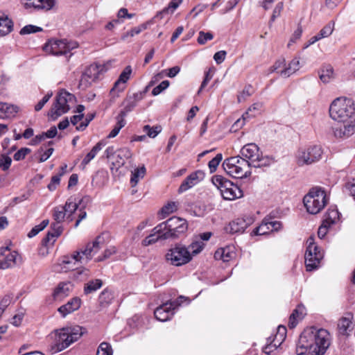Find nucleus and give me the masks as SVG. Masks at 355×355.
<instances>
[{
  "mask_svg": "<svg viewBox=\"0 0 355 355\" xmlns=\"http://www.w3.org/2000/svg\"><path fill=\"white\" fill-rule=\"evenodd\" d=\"M331 343L329 332L315 327L306 328L301 334L297 346V355H324Z\"/></svg>",
  "mask_w": 355,
  "mask_h": 355,
  "instance_id": "1",
  "label": "nucleus"
},
{
  "mask_svg": "<svg viewBox=\"0 0 355 355\" xmlns=\"http://www.w3.org/2000/svg\"><path fill=\"white\" fill-rule=\"evenodd\" d=\"M84 333L85 329L79 325L67 326L54 330L50 335L52 339L51 350L53 353L63 351L78 341Z\"/></svg>",
  "mask_w": 355,
  "mask_h": 355,
  "instance_id": "2",
  "label": "nucleus"
},
{
  "mask_svg": "<svg viewBox=\"0 0 355 355\" xmlns=\"http://www.w3.org/2000/svg\"><path fill=\"white\" fill-rule=\"evenodd\" d=\"M329 115L335 121H355V104L352 98H336L329 107Z\"/></svg>",
  "mask_w": 355,
  "mask_h": 355,
  "instance_id": "3",
  "label": "nucleus"
},
{
  "mask_svg": "<svg viewBox=\"0 0 355 355\" xmlns=\"http://www.w3.org/2000/svg\"><path fill=\"white\" fill-rule=\"evenodd\" d=\"M188 229L185 219L173 216L167 220L157 225L153 229L155 233H162L164 239H175L185 233Z\"/></svg>",
  "mask_w": 355,
  "mask_h": 355,
  "instance_id": "4",
  "label": "nucleus"
},
{
  "mask_svg": "<svg viewBox=\"0 0 355 355\" xmlns=\"http://www.w3.org/2000/svg\"><path fill=\"white\" fill-rule=\"evenodd\" d=\"M329 201V198L324 189L315 187L304 197L303 202L311 214H316L322 211Z\"/></svg>",
  "mask_w": 355,
  "mask_h": 355,
  "instance_id": "5",
  "label": "nucleus"
},
{
  "mask_svg": "<svg viewBox=\"0 0 355 355\" xmlns=\"http://www.w3.org/2000/svg\"><path fill=\"white\" fill-rule=\"evenodd\" d=\"M223 167L227 174L235 178H245L251 175L248 160L240 156L231 157L223 163Z\"/></svg>",
  "mask_w": 355,
  "mask_h": 355,
  "instance_id": "6",
  "label": "nucleus"
},
{
  "mask_svg": "<svg viewBox=\"0 0 355 355\" xmlns=\"http://www.w3.org/2000/svg\"><path fill=\"white\" fill-rule=\"evenodd\" d=\"M211 180L220 190V194L225 200H234L243 196V191L236 184L222 175H214Z\"/></svg>",
  "mask_w": 355,
  "mask_h": 355,
  "instance_id": "7",
  "label": "nucleus"
},
{
  "mask_svg": "<svg viewBox=\"0 0 355 355\" xmlns=\"http://www.w3.org/2000/svg\"><path fill=\"white\" fill-rule=\"evenodd\" d=\"M240 153L241 157L248 160V164L252 167L260 168L269 164V159L268 157H263L262 152L260 150L259 146L254 144H247L241 149Z\"/></svg>",
  "mask_w": 355,
  "mask_h": 355,
  "instance_id": "8",
  "label": "nucleus"
},
{
  "mask_svg": "<svg viewBox=\"0 0 355 355\" xmlns=\"http://www.w3.org/2000/svg\"><path fill=\"white\" fill-rule=\"evenodd\" d=\"M306 244L307 247L304 254L305 266L307 271H312L320 266L324 253L315 244L313 236H310L307 239Z\"/></svg>",
  "mask_w": 355,
  "mask_h": 355,
  "instance_id": "9",
  "label": "nucleus"
},
{
  "mask_svg": "<svg viewBox=\"0 0 355 355\" xmlns=\"http://www.w3.org/2000/svg\"><path fill=\"white\" fill-rule=\"evenodd\" d=\"M165 258L168 263L175 266L187 264L192 259L189 250L180 243L175 244L168 249L165 254Z\"/></svg>",
  "mask_w": 355,
  "mask_h": 355,
  "instance_id": "10",
  "label": "nucleus"
},
{
  "mask_svg": "<svg viewBox=\"0 0 355 355\" xmlns=\"http://www.w3.org/2000/svg\"><path fill=\"white\" fill-rule=\"evenodd\" d=\"M74 99V96L64 90L60 91L55 97V101L49 112V116L53 121L56 120L61 115L67 113L70 107L69 103Z\"/></svg>",
  "mask_w": 355,
  "mask_h": 355,
  "instance_id": "11",
  "label": "nucleus"
},
{
  "mask_svg": "<svg viewBox=\"0 0 355 355\" xmlns=\"http://www.w3.org/2000/svg\"><path fill=\"white\" fill-rule=\"evenodd\" d=\"M78 44L76 42H67L65 40H51L44 46L46 52L52 55L60 56L66 55L71 57V51L78 48Z\"/></svg>",
  "mask_w": 355,
  "mask_h": 355,
  "instance_id": "12",
  "label": "nucleus"
},
{
  "mask_svg": "<svg viewBox=\"0 0 355 355\" xmlns=\"http://www.w3.org/2000/svg\"><path fill=\"white\" fill-rule=\"evenodd\" d=\"M323 154V149L320 145H313L300 149L296 155L299 166L309 165L318 162Z\"/></svg>",
  "mask_w": 355,
  "mask_h": 355,
  "instance_id": "13",
  "label": "nucleus"
},
{
  "mask_svg": "<svg viewBox=\"0 0 355 355\" xmlns=\"http://www.w3.org/2000/svg\"><path fill=\"white\" fill-rule=\"evenodd\" d=\"M187 299L181 295L175 300L166 302L155 310V317L157 320L162 322L168 320L173 315L175 309L180 306Z\"/></svg>",
  "mask_w": 355,
  "mask_h": 355,
  "instance_id": "14",
  "label": "nucleus"
},
{
  "mask_svg": "<svg viewBox=\"0 0 355 355\" xmlns=\"http://www.w3.org/2000/svg\"><path fill=\"white\" fill-rule=\"evenodd\" d=\"M105 155L107 159H114L112 165L118 169L125 164L126 160L132 157V153L126 147L115 150L114 146H109L105 150Z\"/></svg>",
  "mask_w": 355,
  "mask_h": 355,
  "instance_id": "15",
  "label": "nucleus"
},
{
  "mask_svg": "<svg viewBox=\"0 0 355 355\" xmlns=\"http://www.w3.org/2000/svg\"><path fill=\"white\" fill-rule=\"evenodd\" d=\"M104 67L101 64H93L89 65L83 73L79 83L82 89L87 88L94 81L98 78Z\"/></svg>",
  "mask_w": 355,
  "mask_h": 355,
  "instance_id": "16",
  "label": "nucleus"
},
{
  "mask_svg": "<svg viewBox=\"0 0 355 355\" xmlns=\"http://www.w3.org/2000/svg\"><path fill=\"white\" fill-rule=\"evenodd\" d=\"M16 251H11L9 247L0 248V269L5 270L14 267L20 260Z\"/></svg>",
  "mask_w": 355,
  "mask_h": 355,
  "instance_id": "17",
  "label": "nucleus"
},
{
  "mask_svg": "<svg viewBox=\"0 0 355 355\" xmlns=\"http://www.w3.org/2000/svg\"><path fill=\"white\" fill-rule=\"evenodd\" d=\"M338 124L332 127L334 136L338 139H346L355 133V121H337Z\"/></svg>",
  "mask_w": 355,
  "mask_h": 355,
  "instance_id": "18",
  "label": "nucleus"
},
{
  "mask_svg": "<svg viewBox=\"0 0 355 355\" xmlns=\"http://www.w3.org/2000/svg\"><path fill=\"white\" fill-rule=\"evenodd\" d=\"M147 89L148 87L142 92L128 96L123 102V108L121 110L119 116L124 119L127 114L131 112L137 106L138 102L144 98Z\"/></svg>",
  "mask_w": 355,
  "mask_h": 355,
  "instance_id": "19",
  "label": "nucleus"
},
{
  "mask_svg": "<svg viewBox=\"0 0 355 355\" xmlns=\"http://www.w3.org/2000/svg\"><path fill=\"white\" fill-rule=\"evenodd\" d=\"M254 222L253 217L245 216L242 218H237L229 223L226 231L231 234L242 233L245 230Z\"/></svg>",
  "mask_w": 355,
  "mask_h": 355,
  "instance_id": "20",
  "label": "nucleus"
},
{
  "mask_svg": "<svg viewBox=\"0 0 355 355\" xmlns=\"http://www.w3.org/2000/svg\"><path fill=\"white\" fill-rule=\"evenodd\" d=\"M102 243L103 239L99 236L92 243H87L84 250L78 251L84 259L82 260L83 263H87L92 259L94 255L101 248Z\"/></svg>",
  "mask_w": 355,
  "mask_h": 355,
  "instance_id": "21",
  "label": "nucleus"
},
{
  "mask_svg": "<svg viewBox=\"0 0 355 355\" xmlns=\"http://www.w3.org/2000/svg\"><path fill=\"white\" fill-rule=\"evenodd\" d=\"M83 257L78 251H76L71 256H64L62 257L60 266L61 271L67 272L69 270H73L77 268V263L78 262L83 263Z\"/></svg>",
  "mask_w": 355,
  "mask_h": 355,
  "instance_id": "22",
  "label": "nucleus"
},
{
  "mask_svg": "<svg viewBox=\"0 0 355 355\" xmlns=\"http://www.w3.org/2000/svg\"><path fill=\"white\" fill-rule=\"evenodd\" d=\"M205 178V173L202 171H196L191 173L180 184L178 191L180 193L184 192L188 189L196 185Z\"/></svg>",
  "mask_w": 355,
  "mask_h": 355,
  "instance_id": "23",
  "label": "nucleus"
},
{
  "mask_svg": "<svg viewBox=\"0 0 355 355\" xmlns=\"http://www.w3.org/2000/svg\"><path fill=\"white\" fill-rule=\"evenodd\" d=\"M132 69L130 66H127L120 74L118 80L114 83V87L110 91L111 94H114L123 92L125 88V83L129 80Z\"/></svg>",
  "mask_w": 355,
  "mask_h": 355,
  "instance_id": "24",
  "label": "nucleus"
},
{
  "mask_svg": "<svg viewBox=\"0 0 355 355\" xmlns=\"http://www.w3.org/2000/svg\"><path fill=\"white\" fill-rule=\"evenodd\" d=\"M24 6L27 8L36 10H50L55 4L54 0H24Z\"/></svg>",
  "mask_w": 355,
  "mask_h": 355,
  "instance_id": "25",
  "label": "nucleus"
},
{
  "mask_svg": "<svg viewBox=\"0 0 355 355\" xmlns=\"http://www.w3.org/2000/svg\"><path fill=\"white\" fill-rule=\"evenodd\" d=\"M81 304V300L75 297L71 298L67 303L60 306L58 309V312L60 315L64 318L68 314L73 313V311L78 310Z\"/></svg>",
  "mask_w": 355,
  "mask_h": 355,
  "instance_id": "26",
  "label": "nucleus"
},
{
  "mask_svg": "<svg viewBox=\"0 0 355 355\" xmlns=\"http://www.w3.org/2000/svg\"><path fill=\"white\" fill-rule=\"evenodd\" d=\"M352 319V317L349 315L347 317H342L341 318L339 319L337 324V329L340 335H349L350 332L354 329V325Z\"/></svg>",
  "mask_w": 355,
  "mask_h": 355,
  "instance_id": "27",
  "label": "nucleus"
},
{
  "mask_svg": "<svg viewBox=\"0 0 355 355\" xmlns=\"http://www.w3.org/2000/svg\"><path fill=\"white\" fill-rule=\"evenodd\" d=\"M19 110L17 105L0 102V119L13 118Z\"/></svg>",
  "mask_w": 355,
  "mask_h": 355,
  "instance_id": "28",
  "label": "nucleus"
},
{
  "mask_svg": "<svg viewBox=\"0 0 355 355\" xmlns=\"http://www.w3.org/2000/svg\"><path fill=\"white\" fill-rule=\"evenodd\" d=\"M63 231L62 226L59 223H51V230L48 232L45 238L43 239L42 242L47 245L51 242L53 244L55 242L56 238H58L62 234Z\"/></svg>",
  "mask_w": 355,
  "mask_h": 355,
  "instance_id": "29",
  "label": "nucleus"
},
{
  "mask_svg": "<svg viewBox=\"0 0 355 355\" xmlns=\"http://www.w3.org/2000/svg\"><path fill=\"white\" fill-rule=\"evenodd\" d=\"M71 284L69 282H61L55 288L53 292V297L55 300H61L64 297L69 295Z\"/></svg>",
  "mask_w": 355,
  "mask_h": 355,
  "instance_id": "30",
  "label": "nucleus"
},
{
  "mask_svg": "<svg viewBox=\"0 0 355 355\" xmlns=\"http://www.w3.org/2000/svg\"><path fill=\"white\" fill-rule=\"evenodd\" d=\"M13 28V23L7 15L0 12V36H4L10 33Z\"/></svg>",
  "mask_w": 355,
  "mask_h": 355,
  "instance_id": "31",
  "label": "nucleus"
},
{
  "mask_svg": "<svg viewBox=\"0 0 355 355\" xmlns=\"http://www.w3.org/2000/svg\"><path fill=\"white\" fill-rule=\"evenodd\" d=\"M234 257L235 252L234 251V248L230 246H227L225 248L218 249L214 254V257L216 259H221L224 262L229 261Z\"/></svg>",
  "mask_w": 355,
  "mask_h": 355,
  "instance_id": "32",
  "label": "nucleus"
},
{
  "mask_svg": "<svg viewBox=\"0 0 355 355\" xmlns=\"http://www.w3.org/2000/svg\"><path fill=\"white\" fill-rule=\"evenodd\" d=\"M105 145V142L103 141H100L98 142L89 152L84 159H83L81 164L85 166L87 165L98 154V153L103 148V147Z\"/></svg>",
  "mask_w": 355,
  "mask_h": 355,
  "instance_id": "33",
  "label": "nucleus"
},
{
  "mask_svg": "<svg viewBox=\"0 0 355 355\" xmlns=\"http://www.w3.org/2000/svg\"><path fill=\"white\" fill-rule=\"evenodd\" d=\"M320 79L324 83L330 82L334 78L333 67L329 64L322 66L319 71Z\"/></svg>",
  "mask_w": 355,
  "mask_h": 355,
  "instance_id": "34",
  "label": "nucleus"
},
{
  "mask_svg": "<svg viewBox=\"0 0 355 355\" xmlns=\"http://www.w3.org/2000/svg\"><path fill=\"white\" fill-rule=\"evenodd\" d=\"M339 212L336 208H330L324 216L323 221L324 224L331 226L339 220Z\"/></svg>",
  "mask_w": 355,
  "mask_h": 355,
  "instance_id": "35",
  "label": "nucleus"
},
{
  "mask_svg": "<svg viewBox=\"0 0 355 355\" xmlns=\"http://www.w3.org/2000/svg\"><path fill=\"white\" fill-rule=\"evenodd\" d=\"M182 0H171L168 6L164 8L162 10L158 12L155 16V18L162 19L164 15L168 13L173 14L174 11L182 3Z\"/></svg>",
  "mask_w": 355,
  "mask_h": 355,
  "instance_id": "36",
  "label": "nucleus"
},
{
  "mask_svg": "<svg viewBox=\"0 0 355 355\" xmlns=\"http://www.w3.org/2000/svg\"><path fill=\"white\" fill-rule=\"evenodd\" d=\"M300 64V60L297 58L293 59L288 66L280 71L281 76L285 78L289 77L299 69Z\"/></svg>",
  "mask_w": 355,
  "mask_h": 355,
  "instance_id": "37",
  "label": "nucleus"
},
{
  "mask_svg": "<svg viewBox=\"0 0 355 355\" xmlns=\"http://www.w3.org/2000/svg\"><path fill=\"white\" fill-rule=\"evenodd\" d=\"M103 285V282L101 279H96L94 280L89 281L85 285L84 293L86 295L92 293L98 290Z\"/></svg>",
  "mask_w": 355,
  "mask_h": 355,
  "instance_id": "38",
  "label": "nucleus"
},
{
  "mask_svg": "<svg viewBox=\"0 0 355 355\" xmlns=\"http://www.w3.org/2000/svg\"><path fill=\"white\" fill-rule=\"evenodd\" d=\"M205 243L201 240L197 239L191 242V243L187 248L189 250L190 254L192 256L199 254L204 248Z\"/></svg>",
  "mask_w": 355,
  "mask_h": 355,
  "instance_id": "39",
  "label": "nucleus"
},
{
  "mask_svg": "<svg viewBox=\"0 0 355 355\" xmlns=\"http://www.w3.org/2000/svg\"><path fill=\"white\" fill-rule=\"evenodd\" d=\"M177 209V205L174 202H168L164 205L159 212V215L161 216L160 219H164L168 216L170 214L175 211Z\"/></svg>",
  "mask_w": 355,
  "mask_h": 355,
  "instance_id": "40",
  "label": "nucleus"
},
{
  "mask_svg": "<svg viewBox=\"0 0 355 355\" xmlns=\"http://www.w3.org/2000/svg\"><path fill=\"white\" fill-rule=\"evenodd\" d=\"M116 119V124L107 135V138L109 139L115 137L119 134L121 129L123 128L126 123L125 119L119 115L117 116Z\"/></svg>",
  "mask_w": 355,
  "mask_h": 355,
  "instance_id": "41",
  "label": "nucleus"
},
{
  "mask_svg": "<svg viewBox=\"0 0 355 355\" xmlns=\"http://www.w3.org/2000/svg\"><path fill=\"white\" fill-rule=\"evenodd\" d=\"M145 173L146 168L144 166L136 168L134 171V172L132 173V176L130 178V183L132 187H135L137 184L139 178H142L144 176Z\"/></svg>",
  "mask_w": 355,
  "mask_h": 355,
  "instance_id": "42",
  "label": "nucleus"
},
{
  "mask_svg": "<svg viewBox=\"0 0 355 355\" xmlns=\"http://www.w3.org/2000/svg\"><path fill=\"white\" fill-rule=\"evenodd\" d=\"M152 232H153V233L151 234H150L148 236L146 237L142 241L143 245L148 246V245H152V244L156 243L157 241H158L159 240H164V239H162L161 237L162 233H155L153 230H152Z\"/></svg>",
  "mask_w": 355,
  "mask_h": 355,
  "instance_id": "43",
  "label": "nucleus"
},
{
  "mask_svg": "<svg viewBox=\"0 0 355 355\" xmlns=\"http://www.w3.org/2000/svg\"><path fill=\"white\" fill-rule=\"evenodd\" d=\"M113 298V293L108 289H105L99 295V302L101 304L107 305L111 303Z\"/></svg>",
  "mask_w": 355,
  "mask_h": 355,
  "instance_id": "44",
  "label": "nucleus"
},
{
  "mask_svg": "<svg viewBox=\"0 0 355 355\" xmlns=\"http://www.w3.org/2000/svg\"><path fill=\"white\" fill-rule=\"evenodd\" d=\"M147 26V24H143L137 27L132 28L130 31L121 36V40L125 41L128 37H134L135 35L139 34L142 31L146 30Z\"/></svg>",
  "mask_w": 355,
  "mask_h": 355,
  "instance_id": "45",
  "label": "nucleus"
},
{
  "mask_svg": "<svg viewBox=\"0 0 355 355\" xmlns=\"http://www.w3.org/2000/svg\"><path fill=\"white\" fill-rule=\"evenodd\" d=\"M253 89L251 85H247L244 89L238 94L237 101L239 103L244 102L247 98L252 94Z\"/></svg>",
  "mask_w": 355,
  "mask_h": 355,
  "instance_id": "46",
  "label": "nucleus"
},
{
  "mask_svg": "<svg viewBox=\"0 0 355 355\" xmlns=\"http://www.w3.org/2000/svg\"><path fill=\"white\" fill-rule=\"evenodd\" d=\"M334 29V22L330 21L326 26H324L318 33L320 39L327 37L331 35Z\"/></svg>",
  "mask_w": 355,
  "mask_h": 355,
  "instance_id": "47",
  "label": "nucleus"
},
{
  "mask_svg": "<svg viewBox=\"0 0 355 355\" xmlns=\"http://www.w3.org/2000/svg\"><path fill=\"white\" fill-rule=\"evenodd\" d=\"M143 130L149 137L155 138L162 131V127L160 125L150 127L149 125H146Z\"/></svg>",
  "mask_w": 355,
  "mask_h": 355,
  "instance_id": "48",
  "label": "nucleus"
},
{
  "mask_svg": "<svg viewBox=\"0 0 355 355\" xmlns=\"http://www.w3.org/2000/svg\"><path fill=\"white\" fill-rule=\"evenodd\" d=\"M65 212L62 207H55L53 209V218L55 220L53 223L60 224L65 217Z\"/></svg>",
  "mask_w": 355,
  "mask_h": 355,
  "instance_id": "49",
  "label": "nucleus"
},
{
  "mask_svg": "<svg viewBox=\"0 0 355 355\" xmlns=\"http://www.w3.org/2000/svg\"><path fill=\"white\" fill-rule=\"evenodd\" d=\"M49 220H44L42 221L40 224L38 225H36L34 227L28 234V236L29 238H32L35 236H36L40 232L43 230L48 225H49Z\"/></svg>",
  "mask_w": 355,
  "mask_h": 355,
  "instance_id": "50",
  "label": "nucleus"
},
{
  "mask_svg": "<svg viewBox=\"0 0 355 355\" xmlns=\"http://www.w3.org/2000/svg\"><path fill=\"white\" fill-rule=\"evenodd\" d=\"M96 355H112V349L107 343H102L98 347Z\"/></svg>",
  "mask_w": 355,
  "mask_h": 355,
  "instance_id": "51",
  "label": "nucleus"
},
{
  "mask_svg": "<svg viewBox=\"0 0 355 355\" xmlns=\"http://www.w3.org/2000/svg\"><path fill=\"white\" fill-rule=\"evenodd\" d=\"M12 164V159L8 155L2 154L0 156V168L6 171L9 169Z\"/></svg>",
  "mask_w": 355,
  "mask_h": 355,
  "instance_id": "52",
  "label": "nucleus"
},
{
  "mask_svg": "<svg viewBox=\"0 0 355 355\" xmlns=\"http://www.w3.org/2000/svg\"><path fill=\"white\" fill-rule=\"evenodd\" d=\"M213 38L214 35L211 33L200 31L197 41L199 44L203 45L206 44L207 42L211 40Z\"/></svg>",
  "mask_w": 355,
  "mask_h": 355,
  "instance_id": "53",
  "label": "nucleus"
},
{
  "mask_svg": "<svg viewBox=\"0 0 355 355\" xmlns=\"http://www.w3.org/2000/svg\"><path fill=\"white\" fill-rule=\"evenodd\" d=\"M222 159V154L218 153L216 155L215 157L209 162L208 166L209 168L210 173H214L216 171Z\"/></svg>",
  "mask_w": 355,
  "mask_h": 355,
  "instance_id": "54",
  "label": "nucleus"
},
{
  "mask_svg": "<svg viewBox=\"0 0 355 355\" xmlns=\"http://www.w3.org/2000/svg\"><path fill=\"white\" fill-rule=\"evenodd\" d=\"M42 31V28L41 27L34 26V25H26L24 27H23L19 33L21 35H27L31 33H34L37 32H40Z\"/></svg>",
  "mask_w": 355,
  "mask_h": 355,
  "instance_id": "55",
  "label": "nucleus"
},
{
  "mask_svg": "<svg viewBox=\"0 0 355 355\" xmlns=\"http://www.w3.org/2000/svg\"><path fill=\"white\" fill-rule=\"evenodd\" d=\"M12 300L11 295H6L0 300V316L5 309L10 304Z\"/></svg>",
  "mask_w": 355,
  "mask_h": 355,
  "instance_id": "56",
  "label": "nucleus"
},
{
  "mask_svg": "<svg viewBox=\"0 0 355 355\" xmlns=\"http://www.w3.org/2000/svg\"><path fill=\"white\" fill-rule=\"evenodd\" d=\"M116 252V249L114 246H110L108 248H107L103 253V256L98 257L95 261L100 262L103 261L106 259L110 258L112 254H114Z\"/></svg>",
  "mask_w": 355,
  "mask_h": 355,
  "instance_id": "57",
  "label": "nucleus"
},
{
  "mask_svg": "<svg viewBox=\"0 0 355 355\" xmlns=\"http://www.w3.org/2000/svg\"><path fill=\"white\" fill-rule=\"evenodd\" d=\"M250 116V115L248 112L244 113L241 119H239L234 122L232 126V129L234 130V131H236L237 130L241 128L245 124V121Z\"/></svg>",
  "mask_w": 355,
  "mask_h": 355,
  "instance_id": "58",
  "label": "nucleus"
},
{
  "mask_svg": "<svg viewBox=\"0 0 355 355\" xmlns=\"http://www.w3.org/2000/svg\"><path fill=\"white\" fill-rule=\"evenodd\" d=\"M62 207L64 209L65 214L69 213L70 214H72L78 208V204H77L76 202H72L70 199H69L66 202L65 205Z\"/></svg>",
  "mask_w": 355,
  "mask_h": 355,
  "instance_id": "59",
  "label": "nucleus"
},
{
  "mask_svg": "<svg viewBox=\"0 0 355 355\" xmlns=\"http://www.w3.org/2000/svg\"><path fill=\"white\" fill-rule=\"evenodd\" d=\"M286 329L284 326H279L277 328V333L275 335V338L274 341H276L278 345H280L282 342L286 338Z\"/></svg>",
  "mask_w": 355,
  "mask_h": 355,
  "instance_id": "60",
  "label": "nucleus"
},
{
  "mask_svg": "<svg viewBox=\"0 0 355 355\" xmlns=\"http://www.w3.org/2000/svg\"><path fill=\"white\" fill-rule=\"evenodd\" d=\"M267 222H263L259 227L254 229V233L257 235H264L271 232Z\"/></svg>",
  "mask_w": 355,
  "mask_h": 355,
  "instance_id": "61",
  "label": "nucleus"
},
{
  "mask_svg": "<svg viewBox=\"0 0 355 355\" xmlns=\"http://www.w3.org/2000/svg\"><path fill=\"white\" fill-rule=\"evenodd\" d=\"M170 83L168 80H163L159 85L153 88L152 94L153 96H157L162 93L164 90L167 89Z\"/></svg>",
  "mask_w": 355,
  "mask_h": 355,
  "instance_id": "62",
  "label": "nucleus"
},
{
  "mask_svg": "<svg viewBox=\"0 0 355 355\" xmlns=\"http://www.w3.org/2000/svg\"><path fill=\"white\" fill-rule=\"evenodd\" d=\"M54 149L53 148H49L46 150H44L42 147L38 150V153L41 154L39 162H44L47 160L50 156L52 155Z\"/></svg>",
  "mask_w": 355,
  "mask_h": 355,
  "instance_id": "63",
  "label": "nucleus"
},
{
  "mask_svg": "<svg viewBox=\"0 0 355 355\" xmlns=\"http://www.w3.org/2000/svg\"><path fill=\"white\" fill-rule=\"evenodd\" d=\"M31 150L28 148H21L17 151L14 155V159L16 161H20L25 158V157L30 153Z\"/></svg>",
  "mask_w": 355,
  "mask_h": 355,
  "instance_id": "64",
  "label": "nucleus"
}]
</instances>
